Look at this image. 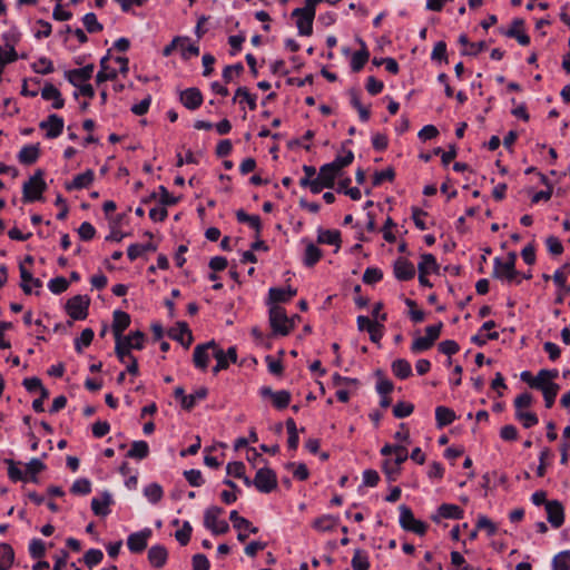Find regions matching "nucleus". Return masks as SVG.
<instances>
[{"label":"nucleus","instance_id":"nucleus-1","mask_svg":"<svg viewBox=\"0 0 570 570\" xmlns=\"http://www.w3.org/2000/svg\"><path fill=\"white\" fill-rule=\"evenodd\" d=\"M94 70V65H87L82 68L72 69L65 72V78L78 89L75 92V97L82 95L90 99L94 98V87L88 83V80L92 77Z\"/></svg>","mask_w":570,"mask_h":570},{"label":"nucleus","instance_id":"nucleus-2","mask_svg":"<svg viewBox=\"0 0 570 570\" xmlns=\"http://www.w3.org/2000/svg\"><path fill=\"white\" fill-rule=\"evenodd\" d=\"M558 375V370H540L537 374V384H534V389L542 392L544 403L548 409L553 405L560 389L559 385L554 383Z\"/></svg>","mask_w":570,"mask_h":570},{"label":"nucleus","instance_id":"nucleus-3","mask_svg":"<svg viewBox=\"0 0 570 570\" xmlns=\"http://www.w3.org/2000/svg\"><path fill=\"white\" fill-rule=\"evenodd\" d=\"M315 9V0H305L303 8H296L292 11V17L296 18V26L301 36L312 35Z\"/></svg>","mask_w":570,"mask_h":570},{"label":"nucleus","instance_id":"nucleus-4","mask_svg":"<svg viewBox=\"0 0 570 570\" xmlns=\"http://www.w3.org/2000/svg\"><path fill=\"white\" fill-rule=\"evenodd\" d=\"M145 337L144 334L139 331L127 335H118L116 337V353L119 360L125 363L126 356L131 355V350H141L144 347Z\"/></svg>","mask_w":570,"mask_h":570},{"label":"nucleus","instance_id":"nucleus-5","mask_svg":"<svg viewBox=\"0 0 570 570\" xmlns=\"http://www.w3.org/2000/svg\"><path fill=\"white\" fill-rule=\"evenodd\" d=\"M269 322L274 333L279 335H287L294 327V320L278 305L269 306Z\"/></svg>","mask_w":570,"mask_h":570},{"label":"nucleus","instance_id":"nucleus-6","mask_svg":"<svg viewBox=\"0 0 570 570\" xmlns=\"http://www.w3.org/2000/svg\"><path fill=\"white\" fill-rule=\"evenodd\" d=\"M224 510L219 507H209L204 513V525L213 534H224L229 530L227 521L220 519Z\"/></svg>","mask_w":570,"mask_h":570},{"label":"nucleus","instance_id":"nucleus-7","mask_svg":"<svg viewBox=\"0 0 570 570\" xmlns=\"http://www.w3.org/2000/svg\"><path fill=\"white\" fill-rule=\"evenodd\" d=\"M493 277L500 279L507 285L520 284L521 279L515 266L507 264L503 259L495 257L493 259Z\"/></svg>","mask_w":570,"mask_h":570},{"label":"nucleus","instance_id":"nucleus-8","mask_svg":"<svg viewBox=\"0 0 570 570\" xmlns=\"http://www.w3.org/2000/svg\"><path fill=\"white\" fill-rule=\"evenodd\" d=\"M45 189L46 183L43 180V174L42 171L39 170L33 176H31L28 181L23 184V200L36 202L41 199Z\"/></svg>","mask_w":570,"mask_h":570},{"label":"nucleus","instance_id":"nucleus-9","mask_svg":"<svg viewBox=\"0 0 570 570\" xmlns=\"http://www.w3.org/2000/svg\"><path fill=\"white\" fill-rule=\"evenodd\" d=\"M442 327L443 324L441 322L428 326L425 330V336L416 337L411 345V351L413 353H421L431 348L434 342L439 338Z\"/></svg>","mask_w":570,"mask_h":570},{"label":"nucleus","instance_id":"nucleus-10","mask_svg":"<svg viewBox=\"0 0 570 570\" xmlns=\"http://www.w3.org/2000/svg\"><path fill=\"white\" fill-rule=\"evenodd\" d=\"M400 524L404 530L412 531L419 535H423L426 531V524L415 519L412 511L405 507H400Z\"/></svg>","mask_w":570,"mask_h":570},{"label":"nucleus","instance_id":"nucleus-11","mask_svg":"<svg viewBox=\"0 0 570 570\" xmlns=\"http://www.w3.org/2000/svg\"><path fill=\"white\" fill-rule=\"evenodd\" d=\"M254 485L262 493H269L277 487V478L273 470L261 468L256 472Z\"/></svg>","mask_w":570,"mask_h":570},{"label":"nucleus","instance_id":"nucleus-12","mask_svg":"<svg viewBox=\"0 0 570 570\" xmlns=\"http://www.w3.org/2000/svg\"><path fill=\"white\" fill-rule=\"evenodd\" d=\"M215 351H222V348L218 347L214 341L197 345L194 350L195 366L205 370L209 363V360L214 357Z\"/></svg>","mask_w":570,"mask_h":570},{"label":"nucleus","instance_id":"nucleus-13","mask_svg":"<svg viewBox=\"0 0 570 570\" xmlns=\"http://www.w3.org/2000/svg\"><path fill=\"white\" fill-rule=\"evenodd\" d=\"M89 298L78 295L67 302V312L73 320H85L88 314Z\"/></svg>","mask_w":570,"mask_h":570},{"label":"nucleus","instance_id":"nucleus-14","mask_svg":"<svg viewBox=\"0 0 570 570\" xmlns=\"http://www.w3.org/2000/svg\"><path fill=\"white\" fill-rule=\"evenodd\" d=\"M63 126V119L56 114L50 115L46 120L40 122V128L46 130V137L49 139L60 136Z\"/></svg>","mask_w":570,"mask_h":570},{"label":"nucleus","instance_id":"nucleus-15","mask_svg":"<svg viewBox=\"0 0 570 570\" xmlns=\"http://www.w3.org/2000/svg\"><path fill=\"white\" fill-rule=\"evenodd\" d=\"M297 291L291 286L283 287H271L268 289V305H278V303H285L292 299L296 295Z\"/></svg>","mask_w":570,"mask_h":570},{"label":"nucleus","instance_id":"nucleus-16","mask_svg":"<svg viewBox=\"0 0 570 570\" xmlns=\"http://www.w3.org/2000/svg\"><path fill=\"white\" fill-rule=\"evenodd\" d=\"M150 535L151 530L148 528L139 532L131 533L127 539L128 549L131 552H141L147 547V542Z\"/></svg>","mask_w":570,"mask_h":570},{"label":"nucleus","instance_id":"nucleus-17","mask_svg":"<svg viewBox=\"0 0 570 570\" xmlns=\"http://www.w3.org/2000/svg\"><path fill=\"white\" fill-rule=\"evenodd\" d=\"M229 519L233 522V527L238 531L237 539L242 542L247 539V534L243 532V529H248L252 533H257L258 531L247 519L240 517L236 510L229 513Z\"/></svg>","mask_w":570,"mask_h":570},{"label":"nucleus","instance_id":"nucleus-18","mask_svg":"<svg viewBox=\"0 0 570 570\" xmlns=\"http://www.w3.org/2000/svg\"><path fill=\"white\" fill-rule=\"evenodd\" d=\"M393 272L399 281H410L415 276L414 265L403 257L395 261Z\"/></svg>","mask_w":570,"mask_h":570},{"label":"nucleus","instance_id":"nucleus-19","mask_svg":"<svg viewBox=\"0 0 570 570\" xmlns=\"http://www.w3.org/2000/svg\"><path fill=\"white\" fill-rule=\"evenodd\" d=\"M111 503V494L108 491H105L99 497L92 498L91 509L96 515L106 517L110 513L109 507Z\"/></svg>","mask_w":570,"mask_h":570},{"label":"nucleus","instance_id":"nucleus-20","mask_svg":"<svg viewBox=\"0 0 570 570\" xmlns=\"http://www.w3.org/2000/svg\"><path fill=\"white\" fill-rule=\"evenodd\" d=\"M463 517V510L456 504H441L436 513L432 517L433 521L440 522L441 519L459 520Z\"/></svg>","mask_w":570,"mask_h":570},{"label":"nucleus","instance_id":"nucleus-21","mask_svg":"<svg viewBox=\"0 0 570 570\" xmlns=\"http://www.w3.org/2000/svg\"><path fill=\"white\" fill-rule=\"evenodd\" d=\"M19 269L21 277L20 286L26 294H31L35 289L42 286L41 281L32 276V274L26 268L24 263L20 264Z\"/></svg>","mask_w":570,"mask_h":570},{"label":"nucleus","instance_id":"nucleus-22","mask_svg":"<svg viewBox=\"0 0 570 570\" xmlns=\"http://www.w3.org/2000/svg\"><path fill=\"white\" fill-rule=\"evenodd\" d=\"M546 511L548 521L554 527L559 528L564 521L563 508L558 501H550L546 503Z\"/></svg>","mask_w":570,"mask_h":570},{"label":"nucleus","instance_id":"nucleus-23","mask_svg":"<svg viewBox=\"0 0 570 570\" xmlns=\"http://www.w3.org/2000/svg\"><path fill=\"white\" fill-rule=\"evenodd\" d=\"M180 101L186 108L195 110L202 105L203 96L197 88H188L181 91Z\"/></svg>","mask_w":570,"mask_h":570},{"label":"nucleus","instance_id":"nucleus-24","mask_svg":"<svg viewBox=\"0 0 570 570\" xmlns=\"http://www.w3.org/2000/svg\"><path fill=\"white\" fill-rule=\"evenodd\" d=\"M340 170L332 164H325L320 168L318 177L320 180H323V185L326 188H332L334 186V181L336 177L340 176Z\"/></svg>","mask_w":570,"mask_h":570},{"label":"nucleus","instance_id":"nucleus-25","mask_svg":"<svg viewBox=\"0 0 570 570\" xmlns=\"http://www.w3.org/2000/svg\"><path fill=\"white\" fill-rule=\"evenodd\" d=\"M41 97L45 100L52 101V108L61 109L65 105V100L61 97L60 91L51 83H47L41 90Z\"/></svg>","mask_w":570,"mask_h":570},{"label":"nucleus","instance_id":"nucleus-26","mask_svg":"<svg viewBox=\"0 0 570 570\" xmlns=\"http://www.w3.org/2000/svg\"><path fill=\"white\" fill-rule=\"evenodd\" d=\"M167 550L164 546H153L148 551V560L155 568H161L167 561Z\"/></svg>","mask_w":570,"mask_h":570},{"label":"nucleus","instance_id":"nucleus-27","mask_svg":"<svg viewBox=\"0 0 570 570\" xmlns=\"http://www.w3.org/2000/svg\"><path fill=\"white\" fill-rule=\"evenodd\" d=\"M169 336L180 342L185 347H188L193 341L191 333L185 323H180L177 327L171 328Z\"/></svg>","mask_w":570,"mask_h":570},{"label":"nucleus","instance_id":"nucleus-28","mask_svg":"<svg viewBox=\"0 0 570 570\" xmlns=\"http://www.w3.org/2000/svg\"><path fill=\"white\" fill-rule=\"evenodd\" d=\"M116 77L117 70L109 66V57H102L100 60V70L96 76L97 83H102L107 80H114Z\"/></svg>","mask_w":570,"mask_h":570},{"label":"nucleus","instance_id":"nucleus-29","mask_svg":"<svg viewBox=\"0 0 570 570\" xmlns=\"http://www.w3.org/2000/svg\"><path fill=\"white\" fill-rule=\"evenodd\" d=\"M522 27L523 21L521 19L513 20L511 28L507 31V36L515 38L520 45L527 46L530 42V38L523 32Z\"/></svg>","mask_w":570,"mask_h":570},{"label":"nucleus","instance_id":"nucleus-30","mask_svg":"<svg viewBox=\"0 0 570 570\" xmlns=\"http://www.w3.org/2000/svg\"><path fill=\"white\" fill-rule=\"evenodd\" d=\"M94 180V171L86 170L82 174L77 175L71 183L66 185L68 190L82 189L88 187Z\"/></svg>","mask_w":570,"mask_h":570},{"label":"nucleus","instance_id":"nucleus-31","mask_svg":"<svg viewBox=\"0 0 570 570\" xmlns=\"http://www.w3.org/2000/svg\"><path fill=\"white\" fill-rule=\"evenodd\" d=\"M317 242L340 247L341 234L336 229H318Z\"/></svg>","mask_w":570,"mask_h":570},{"label":"nucleus","instance_id":"nucleus-32","mask_svg":"<svg viewBox=\"0 0 570 570\" xmlns=\"http://www.w3.org/2000/svg\"><path fill=\"white\" fill-rule=\"evenodd\" d=\"M130 324V316L122 311H115L114 312V333L115 338L118 337V335H121V333L129 326Z\"/></svg>","mask_w":570,"mask_h":570},{"label":"nucleus","instance_id":"nucleus-33","mask_svg":"<svg viewBox=\"0 0 570 570\" xmlns=\"http://www.w3.org/2000/svg\"><path fill=\"white\" fill-rule=\"evenodd\" d=\"M439 266L435 257L432 254H423L421 256L417 269L420 274L429 275L435 273Z\"/></svg>","mask_w":570,"mask_h":570},{"label":"nucleus","instance_id":"nucleus-34","mask_svg":"<svg viewBox=\"0 0 570 570\" xmlns=\"http://www.w3.org/2000/svg\"><path fill=\"white\" fill-rule=\"evenodd\" d=\"M144 495L145 498L148 500V502H150L151 504H156L158 503L163 495H164V491H163V488L160 484L158 483H149L148 485H146L144 488Z\"/></svg>","mask_w":570,"mask_h":570},{"label":"nucleus","instance_id":"nucleus-35","mask_svg":"<svg viewBox=\"0 0 570 570\" xmlns=\"http://www.w3.org/2000/svg\"><path fill=\"white\" fill-rule=\"evenodd\" d=\"M360 42L363 48L358 51H355L351 58V68L353 71H360L368 60V51L365 49L364 42Z\"/></svg>","mask_w":570,"mask_h":570},{"label":"nucleus","instance_id":"nucleus-36","mask_svg":"<svg viewBox=\"0 0 570 570\" xmlns=\"http://www.w3.org/2000/svg\"><path fill=\"white\" fill-rule=\"evenodd\" d=\"M348 95L351 105L357 110L360 119L364 122L367 121L370 119V109L361 104L357 91L351 89Z\"/></svg>","mask_w":570,"mask_h":570},{"label":"nucleus","instance_id":"nucleus-37","mask_svg":"<svg viewBox=\"0 0 570 570\" xmlns=\"http://www.w3.org/2000/svg\"><path fill=\"white\" fill-rule=\"evenodd\" d=\"M178 48L180 50L181 57L187 60L193 56L199 55V48L195 43H191L189 38L180 37V41L178 43Z\"/></svg>","mask_w":570,"mask_h":570},{"label":"nucleus","instance_id":"nucleus-38","mask_svg":"<svg viewBox=\"0 0 570 570\" xmlns=\"http://www.w3.org/2000/svg\"><path fill=\"white\" fill-rule=\"evenodd\" d=\"M551 570H570V551L557 553L551 561Z\"/></svg>","mask_w":570,"mask_h":570},{"label":"nucleus","instance_id":"nucleus-39","mask_svg":"<svg viewBox=\"0 0 570 570\" xmlns=\"http://www.w3.org/2000/svg\"><path fill=\"white\" fill-rule=\"evenodd\" d=\"M435 420L439 426H445L455 420V414L449 407L438 406L435 409Z\"/></svg>","mask_w":570,"mask_h":570},{"label":"nucleus","instance_id":"nucleus-40","mask_svg":"<svg viewBox=\"0 0 570 570\" xmlns=\"http://www.w3.org/2000/svg\"><path fill=\"white\" fill-rule=\"evenodd\" d=\"M321 257H322L321 249L311 242L306 243L304 259H303L304 264L306 266H313L320 261Z\"/></svg>","mask_w":570,"mask_h":570},{"label":"nucleus","instance_id":"nucleus-41","mask_svg":"<svg viewBox=\"0 0 570 570\" xmlns=\"http://www.w3.org/2000/svg\"><path fill=\"white\" fill-rule=\"evenodd\" d=\"M39 157V149L37 146L28 145L24 146L18 155L20 163L30 165L35 163Z\"/></svg>","mask_w":570,"mask_h":570},{"label":"nucleus","instance_id":"nucleus-42","mask_svg":"<svg viewBox=\"0 0 570 570\" xmlns=\"http://www.w3.org/2000/svg\"><path fill=\"white\" fill-rule=\"evenodd\" d=\"M14 553L7 543L0 544V570H8L12 566Z\"/></svg>","mask_w":570,"mask_h":570},{"label":"nucleus","instance_id":"nucleus-43","mask_svg":"<svg viewBox=\"0 0 570 570\" xmlns=\"http://www.w3.org/2000/svg\"><path fill=\"white\" fill-rule=\"evenodd\" d=\"M392 370L395 376L399 379H407L412 374L411 364L403 358H399L393 362Z\"/></svg>","mask_w":570,"mask_h":570},{"label":"nucleus","instance_id":"nucleus-44","mask_svg":"<svg viewBox=\"0 0 570 570\" xmlns=\"http://www.w3.org/2000/svg\"><path fill=\"white\" fill-rule=\"evenodd\" d=\"M149 453V446L145 441H135L127 455L132 459H145Z\"/></svg>","mask_w":570,"mask_h":570},{"label":"nucleus","instance_id":"nucleus-45","mask_svg":"<svg viewBox=\"0 0 570 570\" xmlns=\"http://www.w3.org/2000/svg\"><path fill=\"white\" fill-rule=\"evenodd\" d=\"M207 396V389L199 387L194 393L184 396V409H193L197 402L204 400Z\"/></svg>","mask_w":570,"mask_h":570},{"label":"nucleus","instance_id":"nucleus-46","mask_svg":"<svg viewBox=\"0 0 570 570\" xmlns=\"http://www.w3.org/2000/svg\"><path fill=\"white\" fill-rule=\"evenodd\" d=\"M237 99H239V104L246 102L250 110L256 109V96L250 95L247 88L239 87L236 90L234 101H236Z\"/></svg>","mask_w":570,"mask_h":570},{"label":"nucleus","instance_id":"nucleus-47","mask_svg":"<svg viewBox=\"0 0 570 570\" xmlns=\"http://www.w3.org/2000/svg\"><path fill=\"white\" fill-rule=\"evenodd\" d=\"M370 567L368 556L363 550H355L354 556L352 558V568L353 570H367Z\"/></svg>","mask_w":570,"mask_h":570},{"label":"nucleus","instance_id":"nucleus-48","mask_svg":"<svg viewBox=\"0 0 570 570\" xmlns=\"http://www.w3.org/2000/svg\"><path fill=\"white\" fill-rule=\"evenodd\" d=\"M148 250H156V246L153 243L147 244H132L128 247L127 254L130 261H135L141 254Z\"/></svg>","mask_w":570,"mask_h":570},{"label":"nucleus","instance_id":"nucleus-49","mask_svg":"<svg viewBox=\"0 0 570 570\" xmlns=\"http://www.w3.org/2000/svg\"><path fill=\"white\" fill-rule=\"evenodd\" d=\"M236 217L238 219L239 223H246L249 225V227H252L253 229L256 230V233L258 234L259 230H261V218L259 216L257 215H248L246 214L244 210H238L236 213Z\"/></svg>","mask_w":570,"mask_h":570},{"label":"nucleus","instance_id":"nucleus-50","mask_svg":"<svg viewBox=\"0 0 570 570\" xmlns=\"http://www.w3.org/2000/svg\"><path fill=\"white\" fill-rule=\"evenodd\" d=\"M337 524V519L332 515H323L315 520L314 528L322 532L333 530Z\"/></svg>","mask_w":570,"mask_h":570},{"label":"nucleus","instance_id":"nucleus-51","mask_svg":"<svg viewBox=\"0 0 570 570\" xmlns=\"http://www.w3.org/2000/svg\"><path fill=\"white\" fill-rule=\"evenodd\" d=\"M272 402L276 409H285L291 402V393L286 390L276 391L272 394Z\"/></svg>","mask_w":570,"mask_h":570},{"label":"nucleus","instance_id":"nucleus-52","mask_svg":"<svg viewBox=\"0 0 570 570\" xmlns=\"http://www.w3.org/2000/svg\"><path fill=\"white\" fill-rule=\"evenodd\" d=\"M515 417L525 429L532 428L539 422L538 416L534 413L524 410L515 411Z\"/></svg>","mask_w":570,"mask_h":570},{"label":"nucleus","instance_id":"nucleus-53","mask_svg":"<svg viewBox=\"0 0 570 570\" xmlns=\"http://www.w3.org/2000/svg\"><path fill=\"white\" fill-rule=\"evenodd\" d=\"M383 471L389 481H395L400 474L401 465L394 462L392 459H386L383 462Z\"/></svg>","mask_w":570,"mask_h":570},{"label":"nucleus","instance_id":"nucleus-54","mask_svg":"<svg viewBox=\"0 0 570 570\" xmlns=\"http://www.w3.org/2000/svg\"><path fill=\"white\" fill-rule=\"evenodd\" d=\"M570 275V263L563 264L560 268H558L553 274V282L560 288L566 287V282L568 276Z\"/></svg>","mask_w":570,"mask_h":570},{"label":"nucleus","instance_id":"nucleus-55","mask_svg":"<svg viewBox=\"0 0 570 570\" xmlns=\"http://www.w3.org/2000/svg\"><path fill=\"white\" fill-rule=\"evenodd\" d=\"M354 154L352 150H342L341 154L332 161V164L341 171L344 167L352 164Z\"/></svg>","mask_w":570,"mask_h":570},{"label":"nucleus","instance_id":"nucleus-56","mask_svg":"<svg viewBox=\"0 0 570 570\" xmlns=\"http://www.w3.org/2000/svg\"><path fill=\"white\" fill-rule=\"evenodd\" d=\"M94 338V331L91 328H85L80 336L75 340V348L77 352H81L82 347L89 346Z\"/></svg>","mask_w":570,"mask_h":570},{"label":"nucleus","instance_id":"nucleus-57","mask_svg":"<svg viewBox=\"0 0 570 570\" xmlns=\"http://www.w3.org/2000/svg\"><path fill=\"white\" fill-rule=\"evenodd\" d=\"M476 530H484L489 537L497 533V525L485 515L480 514L476 521Z\"/></svg>","mask_w":570,"mask_h":570},{"label":"nucleus","instance_id":"nucleus-58","mask_svg":"<svg viewBox=\"0 0 570 570\" xmlns=\"http://www.w3.org/2000/svg\"><path fill=\"white\" fill-rule=\"evenodd\" d=\"M82 23L88 32L95 33L102 29V26L98 22L95 13H86L82 18Z\"/></svg>","mask_w":570,"mask_h":570},{"label":"nucleus","instance_id":"nucleus-59","mask_svg":"<svg viewBox=\"0 0 570 570\" xmlns=\"http://www.w3.org/2000/svg\"><path fill=\"white\" fill-rule=\"evenodd\" d=\"M191 531L193 528L190 523L185 521L183 527L175 532V538L181 546H186L190 540Z\"/></svg>","mask_w":570,"mask_h":570},{"label":"nucleus","instance_id":"nucleus-60","mask_svg":"<svg viewBox=\"0 0 570 570\" xmlns=\"http://www.w3.org/2000/svg\"><path fill=\"white\" fill-rule=\"evenodd\" d=\"M91 491V483L88 479L82 478L73 482L71 492L75 494H88Z\"/></svg>","mask_w":570,"mask_h":570},{"label":"nucleus","instance_id":"nucleus-61","mask_svg":"<svg viewBox=\"0 0 570 570\" xmlns=\"http://www.w3.org/2000/svg\"><path fill=\"white\" fill-rule=\"evenodd\" d=\"M69 286L68 281L65 277H56L53 279H50L48 283V288L53 294H60L65 292Z\"/></svg>","mask_w":570,"mask_h":570},{"label":"nucleus","instance_id":"nucleus-62","mask_svg":"<svg viewBox=\"0 0 570 570\" xmlns=\"http://www.w3.org/2000/svg\"><path fill=\"white\" fill-rule=\"evenodd\" d=\"M383 277V273L381 269L376 267H368L365 269L363 274V282L365 284H374L381 281Z\"/></svg>","mask_w":570,"mask_h":570},{"label":"nucleus","instance_id":"nucleus-63","mask_svg":"<svg viewBox=\"0 0 570 570\" xmlns=\"http://www.w3.org/2000/svg\"><path fill=\"white\" fill-rule=\"evenodd\" d=\"M17 59V52L13 47L3 48L0 46V67H4L7 63L12 62Z\"/></svg>","mask_w":570,"mask_h":570},{"label":"nucleus","instance_id":"nucleus-64","mask_svg":"<svg viewBox=\"0 0 570 570\" xmlns=\"http://www.w3.org/2000/svg\"><path fill=\"white\" fill-rule=\"evenodd\" d=\"M413 410L414 406L411 403L399 402L393 409V414L396 417L402 419L409 416L413 412Z\"/></svg>","mask_w":570,"mask_h":570}]
</instances>
